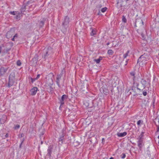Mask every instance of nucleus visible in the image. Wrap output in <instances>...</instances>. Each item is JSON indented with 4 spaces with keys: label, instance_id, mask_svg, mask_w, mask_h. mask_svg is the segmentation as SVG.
<instances>
[{
    "label": "nucleus",
    "instance_id": "obj_40",
    "mask_svg": "<svg viewBox=\"0 0 159 159\" xmlns=\"http://www.w3.org/2000/svg\"><path fill=\"white\" fill-rule=\"evenodd\" d=\"M40 76V74H38L37 75V76L36 78H35V79L37 80L38 79Z\"/></svg>",
    "mask_w": 159,
    "mask_h": 159
},
{
    "label": "nucleus",
    "instance_id": "obj_47",
    "mask_svg": "<svg viewBox=\"0 0 159 159\" xmlns=\"http://www.w3.org/2000/svg\"><path fill=\"white\" fill-rule=\"evenodd\" d=\"M2 51V47L0 46V53H1Z\"/></svg>",
    "mask_w": 159,
    "mask_h": 159
},
{
    "label": "nucleus",
    "instance_id": "obj_44",
    "mask_svg": "<svg viewBox=\"0 0 159 159\" xmlns=\"http://www.w3.org/2000/svg\"><path fill=\"white\" fill-rule=\"evenodd\" d=\"M8 136H9V135H8V134L7 133V134L5 135V137L6 138H7V137H8Z\"/></svg>",
    "mask_w": 159,
    "mask_h": 159
},
{
    "label": "nucleus",
    "instance_id": "obj_5",
    "mask_svg": "<svg viewBox=\"0 0 159 159\" xmlns=\"http://www.w3.org/2000/svg\"><path fill=\"white\" fill-rule=\"evenodd\" d=\"M143 22L141 18H139L136 19L135 22V27H137V25L139 26H143Z\"/></svg>",
    "mask_w": 159,
    "mask_h": 159
},
{
    "label": "nucleus",
    "instance_id": "obj_30",
    "mask_svg": "<svg viewBox=\"0 0 159 159\" xmlns=\"http://www.w3.org/2000/svg\"><path fill=\"white\" fill-rule=\"evenodd\" d=\"M96 34V31L95 30L92 29L90 34L91 36H93Z\"/></svg>",
    "mask_w": 159,
    "mask_h": 159
},
{
    "label": "nucleus",
    "instance_id": "obj_54",
    "mask_svg": "<svg viewBox=\"0 0 159 159\" xmlns=\"http://www.w3.org/2000/svg\"><path fill=\"white\" fill-rule=\"evenodd\" d=\"M158 138L159 139V135L158 137Z\"/></svg>",
    "mask_w": 159,
    "mask_h": 159
},
{
    "label": "nucleus",
    "instance_id": "obj_52",
    "mask_svg": "<svg viewBox=\"0 0 159 159\" xmlns=\"http://www.w3.org/2000/svg\"><path fill=\"white\" fill-rule=\"evenodd\" d=\"M51 75H52V77H53H53H53V76H54V75H53L52 74H51Z\"/></svg>",
    "mask_w": 159,
    "mask_h": 159
},
{
    "label": "nucleus",
    "instance_id": "obj_15",
    "mask_svg": "<svg viewBox=\"0 0 159 159\" xmlns=\"http://www.w3.org/2000/svg\"><path fill=\"white\" fill-rule=\"evenodd\" d=\"M68 98V96L64 94L61 97V99L60 100V103L61 104V105H62L64 104V101L66 99H67Z\"/></svg>",
    "mask_w": 159,
    "mask_h": 159
},
{
    "label": "nucleus",
    "instance_id": "obj_32",
    "mask_svg": "<svg viewBox=\"0 0 159 159\" xmlns=\"http://www.w3.org/2000/svg\"><path fill=\"white\" fill-rule=\"evenodd\" d=\"M122 21L123 22L125 23H126L127 22V20L125 18V17L124 16H122Z\"/></svg>",
    "mask_w": 159,
    "mask_h": 159
},
{
    "label": "nucleus",
    "instance_id": "obj_3",
    "mask_svg": "<svg viewBox=\"0 0 159 159\" xmlns=\"http://www.w3.org/2000/svg\"><path fill=\"white\" fill-rule=\"evenodd\" d=\"M150 79L148 78H142L140 80V83L143 85V89H145L146 87H149L150 85Z\"/></svg>",
    "mask_w": 159,
    "mask_h": 159
},
{
    "label": "nucleus",
    "instance_id": "obj_29",
    "mask_svg": "<svg viewBox=\"0 0 159 159\" xmlns=\"http://www.w3.org/2000/svg\"><path fill=\"white\" fill-rule=\"evenodd\" d=\"M64 137L63 135H62V136H61L59 139V142H61V143H63V141L64 140Z\"/></svg>",
    "mask_w": 159,
    "mask_h": 159
},
{
    "label": "nucleus",
    "instance_id": "obj_8",
    "mask_svg": "<svg viewBox=\"0 0 159 159\" xmlns=\"http://www.w3.org/2000/svg\"><path fill=\"white\" fill-rule=\"evenodd\" d=\"M70 21V18L67 16H66L62 23V25L64 27H67Z\"/></svg>",
    "mask_w": 159,
    "mask_h": 159
},
{
    "label": "nucleus",
    "instance_id": "obj_39",
    "mask_svg": "<svg viewBox=\"0 0 159 159\" xmlns=\"http://www.w3.org/2000/svg\"><path fill=\"white\" fill-rule=\"evenodd\" d=\"M31 82L32 83H33L34 81L35 80H36L35 79V78H31Z\"/></svg>",
    "mask_w": 159,
    "mask_h": 159
},
{
    "label": "nucleus",
    "instance_id": "obj_7",
    "mask_svg": "<svg viewBox=\"0 0 159 159\" xmlns=\"http://www.w3.org/2000/svg\"><path fill=\"white\" fill-rule=\"evenodd\" d=\"M137 143L139 150L142 151V148L144 146L143 140H138Z\"/></svg>",
    "mask_w": 159,
    "mask_h": 159
},
{
    "label": "nucleus",
    "instance_id": "obj_51",
    "mask_svg": "<svg viewBox=\"0 0 159 159\" xmlns=\"http://www.w3.org/2000/svg\"><path fill=\"white\" fill-rule=\"evenodd\" d=\"M110 159H114V158L113 157H111L110 158Z\"/></svg>",
    "mask_w": 159,
    "mask_h": 159
},
{
    "label": "nucleus",
    "instance_id": "obj_35",
    "mask_svg": "<svg viewBox=\"0 0 159 159\" xmlns=\"http://www.w3.org/2000/svg\"><path fill=\"white\" fill-rule=\"evenodd\" d=\"M107 9V8L106 7H105L102 8L101 10V11L102 12H104L106 11Z\"/></svg>",
    "mask_w": 159,
    "mask_h": 159
},
{
    "label": "nucleus",
    "instance_id": "obj_33",
    "mask_svg": "<svg viewBox=\"0 0 159 159\" xmlns=\"http://www.w3.org/2000/svg\"><path fill=\"white\" fill-rule=\"evenodd\" d=\"M129 52V50L127 52L123 55V57L124 58H126L128 56V55Z\"/></svg>",
    "mask_w": 159,
    "mask_h": 159
},
{
    "label": "nucleus",
    "instance_id": "obj_48",
    "mask_svg": "<svg viewBox=\"0 0 159 159\" xmlns=\"http://www.w3.org/2000/svg\"><path fill=\"white\" fill-rule=\"evenodd\" d=\"M128 60H126V64L125 65V66L127 65V63H128Z\"/></svg>",
    "mask_w": 159,
    "mask_h": 159
},
{
    "label": "nucleus",
    "instance_id": "obj_10",
    "mask_svg": "<svg viewBox=\"0 0 159 159\" xmlns=\"http://www.w3.org/2000/svg\"><path fill=\"white\" fill-rule=\"evenodd\" d=\"M7 67H1L0 68V74L1 75H4L7 72L8 69Z\"/></svg>",
    "mask_w": 159,
    "mask_h": 159
},
{
    "label": "nucleus",
    "instance_id": "obj_14",
    "mask_svg": "<svg viewBox=\"0 0 159 159\" xmlns=\"http://www.w3.org/2000/svg\"><path fill=\"white\" fill-rule=\"evenodd\" d=\"M7 116L6 115H3L1 117H0V123L1 124H3L6 121Z\"/></svg>",
    "mask_w": 159,
    "mask_h": 159
},
{
    "label": "nucleus",
    "instance_id": "obj_43",
    "mask_svg": "<svg viewBox=\"0 0 159 159\" xmlns=\"http://www.w3.org/2000/svg\"><path fill=\"white\" fill-rule=\"evenodd\" d=\"M141 36L143 38V39H145V38H144V34H141Z\"/></svg>",
    "mask_w": 159,
    "mask_h": 159
},
{
    "label": "nucleus",
    "instance_id": "obj_20",
    "mask_svg": "<svg viewBox=\"0 0 159 159\" xmlns=\"http://www.w3.org/2000/svg\"><path fill=\"white\" fill-rule=\"evenodd\" d=\"M38 57L37 55H35L34 57L32 59V61L33 62V65H35L36 64L38 60Z\"/></svg>",
    "mask_w": 159,
    "mask_h": 159
},
{
    "label": "nucleus",
    "instance_id": "obj_13",
    "mask_svg": "<svg viewBox=\"0 0 159 159\" xmlns=\"http://www.w3.org/2000/svg\"><path fill=\"white\" fill-rule=\"evenodd\" d=\"M32 5H29V2H27V3L26 5H24L22 7H21L20 9V11H21V13H22L23 12H24L26 8H27V7H30V6H31Z\"/></svg>",
    "mask_w": 159,
    "mask_h": 159
},
{
    "label": "nucleus",
    "instance_id": "obj_9",
    "mask_svg": "<svg viewBox=\"0 0 159 159\" xmlns=\"http://www.w3.org/2000/svg\"><path fill=\"white\" fill-rule=\"evenodd\" d=\"M135 73L134 71H132L130 72V77L133 80V84H134L136 83V77L135 76Z\"/></svg>",
    "mask_w": 159,
    "mask_h": 159
},
{
    "label": "nucleus",
    "instance_id": "obj_16",
    "mask_svg": "<svg viewBox=\"0 0 159 159\" xmlns=\"http://www.w3.org/2000/svg\"><path fill=\"white\" fill-rule=\"evenodd\" d=\"M123 0H118L116 6L118 8H120L124 6L123 4Z\"/></svg>",
    "mask_w": 159,
    "mask_h": 159
},
{
    "label": "nucleus",
    "instance_id": "obj_41",
    "mask_svg": "<svg viewBox=\"0 0 159 159\" xmlns=\"http://www.w3.org/2000/svg\"><path fill=\"white\" fill-rule=\"evenodd\" d=\"M78 91H76V90L75 89V90H73V93H74L75 95H76L77 94Z\"/></svg>",
    "mask_w": 159,
    "mask_h": 159
},
{
    "label": "nucleus",
    "instance_id": "obj_2",
    "mask_svg": "<svg viewBox=\"0 0 159 159\" xmlns=\"http://www.w3.org/2000/svg\"><path fill=\"white\" fill-rule=\"evenodd\" d=\"M46 79V84L45 85V87L46 89H48V91L51 93H52L53 92L54 89L52 87V85L53 84V79L52 77L48 79L47 78Z\"/></svg>",
    "mask_w": 159,
    "mask_h": 159
},
{
    "label": "nucleus",
    "instance_id": "obj_1",
    "mask_svg": "<svg viewBox=\"0 0 159 159\" xmlns=\"http://www.w3.org/2000/svg\"><path fill=\"white\" fill-rule=\"evenodd\" d=\"M53 49L51 47L44 49L43 50V57L46 60L52 57L53 55Z\"/></svg>",
    "mask_w": 159,
    "mask_h": 159
},
{
    "label": "nucleus",
    "instance_id": "obj_25",
    "mask_svg": "<svg viewBox=\"0 0 159 159\" xmlns=\"http://www.w3.org/2000/svg\"><path fill=\"white\" fill-rule=\"evenodd\" d=\"M102 57H100L98 59H95L94 60V61L96 62V63L98 64L99 63L100 61L102 60Z\"/></svg>",
    "mask_w": 159,
    "mask_h": 159
},
{
    "label": "nucleus",
    "instance_id": "obj_18",
    "mask_svg": "<svg viewBox=\"0 0 159 159\" xmlns=\"http://www.w3.org/2000/svg\"><path fill=\"white\" fill-rule=\"evenodd\" d=\"M38 88L37 87H34L33 88L31 89L30 92L31 94L32 95H35L37 92Z\"/></svg>",
    "mask_w": 159,
    "mask_h": 159
},
{
    "label": "nucleus",
    "instance_id": "obj_19",
    "mask_svg": "<svg viewBox=\"0 0 159 159\" xmlns=\"http://www.w3.org/2000/svg\"><path fill=\"white\" fill-rule=\"evenodd\" d=\"M53 146L52 145H50L48 148V154L47 155L50 156L52 153V150L53 149Z\"/></svg>",
    "mask_w": 159,
    "mask_h": 159
},
{
    "label": "nucleus",
    "instance_id": "obj_42",
    "mask_svg": "<svg viewBox=\"0 0 159 159\" xmlns=\"http://www.w3.org/2000/svg\"><path fill=\"white\" fill-rule=\"evenodd\" d=\"M18 37V34H16L13 37L15 38V39L17 38Z\"/></svg>",
    "mask_w": 159,
    "mask_h": 159
},
{
    "label": "nucleus",
    "instance_id": "obj_45",
    "mask_svg": "<svg viewBox=\"0 0 159 159\" xmlns=\"http://www.w3.org/2000/svg\"><path fill=\"white\" fill-rule=\"evenodd\" d=\"M157 132H159V126H158V127H157Z\"/></svg>",
    "mask_w": 159,
    "mask_h": 159
},
{
    "label": "nucleus",
    "instance_id": "obj_38",
    "mask_svg": "<svg viewBox=\"0 0 159 159\" xmlns=\"http://www.w3.org/2000/svg\"><path fill=\"white\" fill-rule=\"evenodd\" d=\"M24 134L23 133H22L20 134L19 135V137L20 138H22L24 137Z\"/></svg>",
    "mask_w": 159,
    "mask_h": 159
},
{
    "label": "nucleus",
    "instance_id": "obj_50",
    "mask_svg": "<svg viewBox=\"0 0 159 159\" xmlns=\"http://www.w3.org/2000/svg\"><path fill=\"white\" fill-rule=\"evenodd\" d=\"M43 143V142L42 140H41V144H42Z\"/></svg>",
    "mask_w": 159,
    "mask_h": 159
},
{
    "label": "nucleus",
    "instance_id": "obj_24",
    "mask_svg": "<svg viewBox=\"0 0 159 159\" xmlns=\"http://www.w3.org/2000/svg\"><path fill=\"white\" fill-rule=\"evenodd\" d=\"M21 14V13L18 11V13L16 15V16L15 18L18 20H20V17L22 16Z\"/></svg>",
    "mask_w": 159,
    "mask_h": 159
},
{
    "label": "nucleus",
    "instance_id": "obj_27",
    "mask_svg": "<svg viewBox=\"0 0 159 159\" xmlns=\"http://www.w3.org/2000/svg\"><path fill=\"white\" fill-rule=\"evenodd\" d=\"M9 13L13 15H16L18 13V11H10L9 12Z\"/></svg>",
    "mask_w": 159,
    "mask_h": 159
},
{
    "label": "nucleus",
    "instance_id": "obj_22",
    "mask_svg": "<svg viewBox=\"0 0 159 159\" xmlns=\"http://www.w3.org/2000/svg\"><path fill=\"white\" fill-rule=\"evenodd\" d=\"M127 134V133L125 132L123 133H118L117 135L119 137H123Z\"/></svg>",
    "mask_w": 159,
    "mask_h": 159
},
{
    "label": "nucleus",
    "instance_id": "obj_12",
    "mask_svg": "<svg viewBox=\"0 0 159 159\" xmlns=\"http://www.w3.org/2000/svg\"><path fill=\"white\" fill-rule=\"evenodd\" d=\"M139 85V84L138 83H136V86H137V89L138 90L139 92H143V94L144 96H146L147 94V92L146 90H144V89H141L139 88L138 86Z\"/></svg>",
    "mask_w": 159,
    "mask_h": 159
},
{
    "label": "nucleus",
    "instance_id": "obj_21",
    "mask_svg": "<svg viewBox=\"0 0 159 159\" xmlns=\"http://www.w3.org/2000/svg\"><path fill=\"white\" fill-rule=\"evenodd\" d=\"M45 20V19L43 18L42 20H40L39 21V25L40 28L43 27L44 26Z\"/></svg>",
    "mask_w": 159,
    "mask_h": 159
},
{
    "label": "nucleus",
    "instance_id": "obj_28",
    "mask_svg": "<svg viewBox=\"0 0 159 159\" xmlns=\"http://www.w3.org/2000/svg\"><path fill=\"white\" fill-rule=\"evenodd\" d=\"M143 121L142 120H139L137 122V124L139 126H140L141 125L143 124Z\"/></svg>",
    "mask_w": 159,
    "mask_h": 159
},
{
    "label": "nucleus",
    "instance_id": "obj_23",
    "mask_svg": "<svg viewBox=\"0 0 159 159\" xmlns=\"http://www.w3.org/2000/svg\"><path fill=\"white\" fill-rule=\"evenodd\" d=\"M144 132H142L140 135L139 136V137L137 138L138 140H143V137L144 136Z\"/></svg>",
    "mask_w": 159,
    "mask_h": 159
},
{
    "label": "nucleus",
    "instance_id": "obj_49",
    "mask_svg": "<svg viewBox=\"0 0 159 159\" xmlns=\"http://www.w3.org/2000/svg\"><path fill=\"white\" fill-rule=\"evenodd\" d=\"M110 44V43L109 42H108L107 44V45H108L109 44Z\"/></svg>",
    "mask_w": 159,
    "mask_h": 159
},
{
    "label": "nucleus",
    "instance_id": "obj_6",
    "mask_svg": "<svg viewBox=\"0 0 159 159\" xmlns=\"http://www.w3.org/2000/svg\"><path fill=\"white\" fill-rule=\"evenodd\" d=\"M146 61L145 57H143V55H142L138 59L137 63H139V64L141 63L142 65H143L147 63Z\"/></svg>",
    "mask_w": 159,
    "mask_h": 159
},
{
    "label": "nucleus",
    "instance_id": "obj_26",
    "mask_svg": "<svg viewBox=\"0 0 159 159\" xmlns=\"http://www.w3.org/2000/svg\"><path fill=\"white\" fill-rule=\"evenodd\" d=\"M44 131V130L43 129L42 131L41 132L40 134H39V137L41 140V139L42 138H44V137H43V135L45 133Z\"/></svg>",
    "mask_w": 159,
    "mask_h": 159
},
{
    "label": "nucleus",
    "instance_id": "obj_31",
    "mask_svg": "<svg viewBox=\"0 0 159 159\" xmlns=\"http://www.w3.org/2000/svg\"><path fill=\"white\" fill-rule=\"evenodd\" d=\"M114 52L111 49L108 50L107 51V53L109 55H112L113 54Z\"/></svg>",
    "mask_w": 159,
    "mask_h": 159
},
{
    "label": "nucleus",
    "instance_id": "obj_4",
    "mask_svg": "<svg viewBox=\"0 0 159 159\" xmlns=\"http://www.w3.org/2000/svg\"><path fill=\"white\" fill-rule=\"evenodd\" d=\"M15 74L14 72H12L10 74L9 78L8 86L10 87L12 86L15 81Z\"/></svg>",
    "mask_w": 159,
    "mask_h": 159
},
{
    "label": "nucleus",
    "instance_id": "obj_46",
    "mask_svg": "<svg viewBox=\"0 0 159 159\" xmlns=\"http://www.w3.org/2000/svg\"><path fill=\"white\" fill-rule=\"evenodd\" d=\"M15 38H14V37L12 38L11 39V40L13 41H15Z\"/></svg>",
    "mask_w": 159,
    "mask_h": 159
},
{
    "label": "nucleus",
    "instance_id": "obj_55",
    "mask_svg": "<svg viewBox=\"0 0 159 159\" xmlns=\"http://www.w3.org/2000/svg\"><path fill=\"white\" fill-rule=\"evenodd\" d=\"M158 143H159V142H158Z\"/></svg>",
    "mask_w": 159,
    "mask_h": 159
},
{
    "label": "nucleus",
    "instance_id": "obj_37",
    "mask_svg": "<svg viewBox=\"0 0 159 159\" xmlns=\"http://www.w3.org/2000/svg\"><path fill=\"white\" fill-rule=\"evenodd\" d=\"M120 157L122 159H124L126 157L125 154V153H122Z\"/></svg>",
    "mask_w": 159,
    "mask_h": 159
},
{
    "label": "nucleus",
    "instance_id": "obj_11",
    "mask_svg": "<svg viewBox=\"0 0 159 159\" xmlns=\"http://www.w3.org/2000/svg\"><path fill=\"white\" fill-rule=\"evenodd\" d=\"M62 76V74L61 73L59 74H58L57 75V77L56 78V82L58 86L59 87H60L61 86L60 84V80L61 79V77Z\"/></svg>",
    "mask_w": 159,
    "mask_h": 159
},
{
    "label": "nucleus",
    "instance_id": "obj_53",
    "mask_svg": "<svg viewBox=\"0 0 159 159\" xmlns=\"http://www.w3.org/2000/svg\"><path fill=\"white\" fill-rule=\"evenodd\" d=\"M103 140H104V139L103 138H102V141H103Z\"/></svg>",
    "mask_w": 159,
    "mask_h": 159
},
{
    "label": "nucleus",
    "instance_id": "obj_34",
    "mask_svg": "<svg viewBox=\"0 0 159 159\" xmlns=\"http://www.w3.org/2000/svg\"><path fill=\"white\" fill-rule=\"evenodd\" d=\"M20 127V125H15V127H14V129H19Z\"/></svg>",
    "mask_w": 159,
    "mask_h": 159
},
{
    "label": "nucleus",
    "instance_id": "obj_17",
    "mask_svg": "<svg viewBox=\"0 0 159 159\" xmlns=\"http://www.w3.org/2000/svg\"><path fill=\"white\" fill-rule=\"evenodd\" d=\"M14 31L11 30L9 31L6 34V37L8 39L10 38L14 34Z\"/></svg>",
    "mask_w": 159,
    "mask_h": 159
},
{
    "label": "nucleus",
    "instance_id": "obj_36",
    "mask_svg": "<svg viewBox=\"0 0 159 159\" xmlns=\"http://www.w3.org/2000/svg\"><path fill=\"white\" fill-rule=\"evenodd\" d=\"M16 64L18 66H20L21 65V63L20 60H18L16 62Z\"/></svg>",
    "mask_w": 159,
    "mask_h": 159
}]
</instances>
